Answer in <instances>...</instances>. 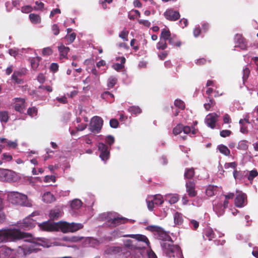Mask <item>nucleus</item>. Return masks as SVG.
I'll use <instances>...</instances> for the list:
<instances>
[{"label":"nucleus","mask_w":258,"mask_h":258,"mask_svg":"<svg viewBox=\"0 0 258 258\" xmlns=\"http://www.w3.org/2000/svg\"><path fill=\"white\" fill-rule=\"evenodd\" d=\"M167 47V44L166 41L160 39L159 42L157 44V48L158 49L164 50Z\"/></svg>","instance_id":"obj_43"},{"label":"nucleus","mask_w":258,"mask_h":258,"mask_svg":"<svg viewBox=\"0 0 258 258\" xmlns=\"http://www.w3.org/2000/svg\"><path fill=\"white\" fill-rule=\"evenodd\" d=\"M6 143L7 146L12 149L16 148L18 146L17 140H15L14 141L8 140L5 138H0V154L2 151V149L5 147V146L2 144Z\"/></svg>","instance_id":"obj_17"},{"label":"nucleus","mask_w":258,"mask_h":258,"mask_svg":"<svg viewBox=\"0 0 258 258\" xmlns=\"http://www.w3.org/2000/svg\"><path fill=\"white\" fill-rule=\"evenodd\" d=\"M215 104V101L212 99H209V101L208 103H206L204 104V107L206 110H209L210 108L213 106Z\"/></svg>","instance_id":"obj_57"},{"label":"nucleus","mask_w":258,"mask_h":258,"mask_svg":"<svg viewBox=\"0 0 258 258\" xmlns=\"http://www.w3.org/2000/svg\"><path fill=\"white\" fill-rule=\"evenodd\" d=\"M189 225L191 227H192L194 230L197 229L199 226V222L195 220H190Z\"/></svg>","instance_id":"obj_63"},{"label":"nucleus","mask_w":258,"mask_h":258,"mask_svg":"<svg viewBox=\"0 0 258 258\" xmlns=\"http://www.w3.org/2000/svg\"><path fill=\"white\" fill-rule=\"evenodd\" d=\"M13 101L15 104L14 106L15 110L23 113L26 108L25 99L21 98H15Z\"/></svg>","instance_id":"obj_15"},{"label":"nucleus","mask_w":258,"mask_h":258,"mask_svg":"<svg viewBox=\"0 0 258 258\" xmlns=\"http://www.w3.org/2000/svg\"><path fill=\"white\" fill-rule=\"evenodd\" d=\"M258 175V172L256 169H253L249 171L247 179L251 183L254 178Z\"/></svg>","instance_id":"obj_39"},{"label":"nucleus","mask_w":258,"mask_h":258,"mask_svg":"<svg viewBox=\"0 0 258 258\" xmlns=\"http://www.w3.org/2000/svg\"><path fill=\"white\" fill-rule=\"evenodd\" d=\"M53 53V50L50 47L44 48L42 50V54L43 56H49Z\"/></svg>","instance_id":"obj_47"},{"label":"nucleus","mask_w":258,"mask_h":258,"mask_svg":"<svg viewBox=\"0 0 258 258\" xmlns=\"http://www.w3.org/2000/svg\"><path fill=\"white\" fill-rule=\"evenodd\" d=\"M171 36L170 32L168 30L163 29L161 31L160 39L164 41L168 40Z\"/></svg>","instance_id":"obj_33"},{"label":"nucleus","mask_w":258,"mask_h":258,"mask_svg":"<svg viewBox=\"0 0 258 258\" xmlns=\"http://www.w3.org/2000/svg\"><path fill=\"white\" fill-rule=\"evenodd\" d=\"M60 222L55 223L50 221L38 223L39 228L45 231L52 232L60 229Z\"/></svg>","instance_id":"obj_9"},{"label":"nucleus","mask_w":258,"mask_h":258,"mask_svg":"<svg viewBox=\"0 0 258 258\" xmlns=\"http://www.w3.org/2000/svg\"><path fill=\"white\" fill-rule=\"evenodd\" d=\"M19 177L17 174L6 169L0 168V181L7 182H16Z\"/></svg>","instance_id":"obj_6"},{"label":"nucleus","mask_w":258,"mask_h":258,"mask_svg":"<svg viewBox=\"0 0 258 258\" xmlns=\"http://www.w3.org/2000/svg\"><path fill=\"white\" fill-rule=\"evenodd\" d=\"M235 47H239L242 50L246 49V43L240 34H236L234 37Z\"/></svg>","instance_id":"obj_19"},{"label":"nucleus","mask_w":258,"mask_h":258,"mask_svg":"<svg viewBox=\"0 0 258 258\" xmlns=\"http://www.w3.org/2000/svg\"><path fill=\"white\" fill-rule=\"evenodd\" d=\"M60 230L63 233L74 232L83 227V225L78 223L60 222Z\"/></svg>","instance_id":"obj_7"},{"label":"nucleus","mask_w":258,"mask_h":258,"mask_svg":"<svg viewBox=\"0 0 258 258\" xmlns=\"http://www.w3.org/2000/svg\"><path fill=\"white\" fill-rule=\"evenodd\" d=\"M55 198L50 191H46L42 195V200L45 203H51L55 201Z\"/></svg>","instance_id":"obj_26"},{"label":"nucleus","mask_w":258,"mask_h":258,"mask_svg":"<svg viewBox=\"0 0 258 258\" xmlns=\"http://www.w3.org/2000/svg\"><path fill=\"white\" fill-rule=\"evenodd\" d=\"M8 199L13 204L29 206L28 198L25 195L16 191H11L8 195Z\"/></svg>","instance_id":"obj_5"},{"label":"nucleus","mask_w":258,"mask_h":258,"mask_svg":"<svg viewBox=\"0 0 258 258\" xmlns=\"http://www.w3.org/2000/svg\"><path fill=\"white\" fill-rule=\"evenodd\" d=\"M91 73L95 76V81L96 83H98L99 82V77H100V74L99 72L97 71L95 68H93L91 70Z\"/></svg>","instance_id":"obj_52"},{"label":"nucleus","mask_w":258,"mask_h":258,"mask_svg":"<svg viewBox=\"0 0 258 258\" xmlns=\"http://www.w3.org/2000/svg\"><path fill=\"white\" fill-rule=\"evenodd\" d=\"M158 237L162 240L161 245L163 251L168 258H183L180 247L173 244V241L168 235L161 232Z\"/></svg>","instance_id":"obj_3"},{"label":"nucleus","mask_w":258,"mask_h":258,"mask_svg":"<svg viewBox=\"0 0 258 258\" xmlns=\"http://www.w3.org/2000/svg\"><path fill=\"white\" fill-rule=\"evenodd\" d=\"M150 197L156 205H161L163 203V197L160 195H156L155 196H151Z\"/></svg>","instance_id":"obj_32"},{"label":"nucleus","mask_w":258,"mask_h":258,"mask_svg":"<svg viewBox=\"0 0 258 258\" xmlns=\"http://www.w3.org/2000/svg\"><path fill=\"white\" fill-rule=\"evenodd\" d=\"M219 116V115L215 113H209L205 118V123L208 126L214 128Z\"/></svg>","instance_id":"obj_13"},{"label":"nucleus","mask_w":258,"mask_h":258,"mask_svg":"<svg viewBox=\"0 0 258 258\" xmlns=\"http://www.w3.org/2000/svg\"><path fill=\"white\" fill-rule=\"evenodd\" d=\"M39 60L37 57H33L31 59L30 63L32 68L35 70L39 66Z\"/></svg>","instance_id":"obj_44"},{"label":"nucleus","mask_w":258,"mask_h":258,"mask_svg":"<svg viewBox=\"0 0 258 258\" xmlns=\"http://www.w3.org/2000/svg\"><path fill=\"white\" fill-rule=\"evenodd\" d=\"M231 134V132L230 130H222L220 133V135L223 138L229 137Z\"/></svg>","instance_id":"obj_61"},{"label":"nucleus","mask_w":258,"mask_h":258,"mask_svg":"<svg viewBox=\"0 0 258 258\" xmlns=\"http://www.w3.org/2000/svg\"><path fill=\"white\" fill-rule=\"evenodd\" d=\"M168 41L169 43L172 45L177 47H180L181 45V42L177 39L175 35L171 36Z\"/></svg>","instance_id":"obj_34"},{"label":"nucleus","mask_w":258,"mask_h":258,"mask_svg":"<svg viewBox=\"0 0 258 258\" xmlns=\"http://www.w3.org/2000/svg\"><path fill=\"white\" fill-rule=\"evenodd\" d=\"M117 82V78L114 76L110 77L107 80V87L109 89L113 88Z\"/></svg>","instance_id":"obj_37"},{"label":"nucleus","mask_w":258,"mask_h":258,"mask_svg":"<svg viewBox=\"0 0 258 258\" xmlns=\"http://www.w3.org/2000/svg\"><path fill=\"white\" fill-rule=\"evenodd\" d=\"M9 117L7 111H0V121L1 122H7L8 121Z\"/></svg>","instance_id":"obj_40"},{"label":"nucleus","mask_w":258,"mask_h":258,"mask_svg":"<svg viewBox=\"0 0 258 258\" xmlns=\"http://www.w3.org/2000/svg\"><path fill=\"white\" fill-rule=\"evenodd\" d=\"M174 105L179 109H183L185 108L184 103L180 99H176L174 102Z\"/></svg>","instance_id":"obj_46"},{"label":"nucleus","mask_w":258,"mask_h":258,"mask_svg":"<svg viewBox=\"0 0 258 258\" xmlns=\"http://www.w3.org/2000/svg\"><path fill=\"white\" fill-rule=\"evenodd\" d=\"M233 174L234 179L236 181L240 180L242 178L243 175L242 173L240 172L237 171L236 170H234L233 171Z\"/></svg>","instance_id":"obj_53"},{"label":"nucleus","mask_w":258,"mask_h":258,"mask_svg":"<svg viewBox=\"0 0 258 258\" xmlns=\"http://www.w3.org/2000/svg\"><path fill=\"white\" fill-rule=\"evenodd\" d=\"M37 109L36 108L33 107L29 108L27 110L28 114L31 117H34L36 115Z\"/></svg>","instance_id":"obj_58"},{"label":"nucleus","mask_w":258,"mask_h":258,"mask_svg":"<svg viewBox=\"0 0 258 258\" xmlns=\"http://www.w3.org/2000/svg\"><path fill=\"white\" fill-rule=\"evenodd\" d=\"M249 146V143L246 140H241L240 141L237 146V148L238 150H242V151H246Z\"/></svg>","instance_id":"obj_29"},{"label":"nucleus","mask_w":258,"mask_h":258,"mask_svg":"<svg viewBox=\"0 0 258 258\" xmlns=\"http://www.w3.org/2000/svg\"><path fill=\"white\" fill-rule=\"evenodd\" d=\"M82 205L83 203L78 199H74L71 201V208L74 214H78L77 211L82 206Z\"/></svg>","instance_id":"obj_25"},{"label":"nucleus","mask_w":258,"mask_h":258,"mask_svg":"<svg viewBox=\"0 0 258 258\" xmlns=\"http://www.w3.org/2000/svg\"><path fill=\"white\" fill-rule=\"evenodd\" d=\"M23 239L25 244L19 247L23 250L24 254L27 255L35 251L37 245L48 247L50 242L44 238L34 237L32 234L21 231L16 228H7L0 230V243L8 241H16Z\"/></svg>","instance_id":"obj_1"},{"label":"nucleus","mask_w":258,"mask_h":258,"mask_svg":"<svg viewBox=\"0 0 258 258\" xmlns=\"http://www.w3.org/2000/svg\"><path fill=\"white\" fill-rule=\"evenodd\" d=\"M110 125L112 128H117L118 125V121L116 119H111L109 122Z\"/></svg>","instance_id":"obj_64"},{"label":"nucleus","mask_w":258,"mask_h":258,"mask_svg":"<svg viewBox=\"0 0 258 258\" xmlns=\"http://www.w3.org/2000/svg\"><path fill=\"white\" fill-rule=\"evenodd\" d=\"M182 131L185 134H188L191 133L193 135H195L197 133V130L195 128H192L191 130L189 126H183L182 124H179L173 128V133L175 135H177L180 134Z\"/></svg>","instance_id":"obj_12"},{"label":"nucleus","mask_w":258,"mask_h":258,"mask_svg":"<svg viewBox=\"0 0 258 258\" xmlns=\"http://www.w3.org/2000/svg\"><path fill=\"white\" fill-rule=\"evenodd\" d=\"M225 209L222 202H218L216 200L213 202V210L218 216H221L224 214Z\"/></svg>","instance_id":"obj_21"},{"label":"nucleus","mask_w":258,"mask_h":258,"mask_svg":"<svg viewBox=\"0 0 258 258\" xmlns=\"http://www.w3.org/2000/svg\"><path fill=\"white\" fill-rule=\"evenodd\" d=\"M20 76V74L19 72H15L12 76V79L16 83L21 84L22 80L19 78Z\"/></svg>","instance_id":"obj_41"},{"label":"nucleus","mask_w":258,"mask_h":258,"mask_svg":"<svg viewBox=\"0 0 258 258\" xmlns=\"http://www.w3.org/2000/svg\"><path fill=\"white\" fill-rule=\"evenodd\" d=\"M44 182L49 183L50 182H55V177L54 175H46L44 178Z\"/></svg>","instance_id":"obj_56"},{"label":"nucleus","mask_w":258,"mask_h":258,"mask_svg":"<svg viewBox=\"0 0 258 258\" xmlns=\"http://www.w3.org/2000/svg\"><path fill=\"white\" fill-rule=\"evenodd\" d=\"M51 31L54 35H57L59 33V28L57 24H54L51 26Z\"/></svg>","instance_id":"obj_59"},{"label":"nucleus","mask_w":258,"mask_h":258,"mask_svg":"<svg viewBox=\"0 0 258 258\" xmlns=\"http://www.w3.org/2000/svg\"><path fill=\"white\" fill-rule=\"evenodd\" d=\"M29 18L31 22L34 24H38L41 22L40 16L35 14H30L29 15Z\"/></svg>","instance_id":"obj_36"},{"label":"nucleus","mask_w":258,"mask_h":258,"mask_svg":"<svg viewBox=\"0 0 258 258\" xmlns=\"http://www.w3.org/2000/svg\"><path fill=\"white\" fill-rule=\"evenodd\" d=\"M219 152L225 156H229L230 154L229 149L224 145H220L218 146Z\"/></svg>","instance_id":"obj_35"},{"label":"nucleus","mask_w":258,"mask_h":258,"mask_svg":"<svg viewBox=\"0 0 258 258\" xmlns=\"http://www.w3.org/2000/svg\"><path fill=\"white\" fill-rule=\"evenodd\" d=\"M246 202V196L241 192H238L235 199V205L237 207L241 208Z\"/></svg>","instance_id":"obj_18"},{"label":"nucleus","mask_w":258,"mask_h":258,"mask_svg":"<svg viewBox=\"0 0 258 258\" xmlns=\"http://www.w3.org/2000/svg\"><path fill=\"white\" fill-rule=\"evenodd\" d=\"M86 242L88 243L90 246L93 247L99 245L102 242L100 240L93 237H88Z\"/></svg>","instance_id":"obj_31"},{"label":"nucleus","mask_w":258,"mask_h":258,"mask_svg":"<svg viewBox=\"0 0 258 258\" xmlns=\"http://www.w3.org/2000/svg\"><path fill=\"white\" fill-rule=\"evenodd\" d=\"M0 258H16L15 251L9 247H2L0 249Z\"/></svg>","instance_id":"obj_14"},{"label":"nucleus","mask_w":258,"mask_h":258,"mask_svg":"<svg viewBox=\"0 0 258 258\" xmlns=\"http://www.w3.org/2000/svg\"><path fill=\"white\" fill-rule=\"evenodd\" d=\"M102 220L105 221V224L107 226L114 227L127 221V219L118 217L116 213L109 212L103 213L100 215Z\"/></svg>","instance_id":"obj_4"},{"label":"nucleus","mask_w":258,"mask_h":258,"mask_svg":"<svg viewBox=\"0 0 258 258\" xmlns=\"http://www.w3.org/2000/svg\"><path fill=\"white\" fill-rule=\"evenodd\" d=\"M218 190V187L217 186L209 185L207 189L206 194L208 197H212L217 194Z\"/></svg>","instance_id":"obj_28"},{"label":"nucleus","mask_w":258,"mask_h":258,"mask_svg":"<svg viewBox=\"0 0 258 258\" xmlns=\"http://www.w3.org/2000/svg\"><path fill=\"white\" fill-rule=\"evenodd\" d=\"M97 147L100 152L99 157L103 161L106 162L110 157V149L103 143H99Z\"/></svg>","instance_id":"obj_10"},{"label":"nucleus","mask_w":258,"mask_h":258,"mask_svg":"<svg viewBox=\"0 0 258 258\" xmlns=\"http://www.w3.org/2000/svg\"><path fill=\"white\" fill-rule=\"evenodd\" d=\"M40 215L39 211L33 212L31 215H29L24 219L21 223H20L19 227L24 229H30L35 227L36 224V220H34L32 217Z\"/></svg>","instance_id":"obj_8"},{"label":"nucleus","mask_w":258,"mask_h":258,"mask_svg":"<svg viewBox=\"0 0 258 258\" xmlns=\"http://www.w3.org/2000/svg\"><path fill=\"white\" fill-rule=\"evenodd\" d=\"M112 236L109 238V240H112L117 237H131L138 242L143 243L142 246H139L137 244L134 243V241L131 239H125L123 240V245L128 250L133 251L137 254L139 253V251L142 252V249L146 246L150 247V242L148 238L144 235L142 234H125L121 235L117 230H114L111 233Z\"/></svg>","instance_id":"obj_2"},{"label":"nucleus","mask_w":258,"mask_h":258,"mask_svg":"<svg viewBox=\"0 0 258 258\" xmlns=\"http://www.w3.org/2000/svg\"><path fill=\"white\" fill-rule=\"evenodd\" d=\"M105 142L109 146H111L114 142V138L111 135H108L105 138Z\"/></svg>","instance_id":"obj_60"},{"label":"nucleus","mask_w":258,"mask_h":258,"mask_svg":"<svg viewBox=\"0 0 258 258\" xmlns=\"http://www.w3.org/2000/svg\"><path fill=\"white\" fill-rule=\"evenodd\" d=\"M123 250V247L122 246H111L108 248L107 251L110 254H120V251Z\"/></svg>","instance_id":"obj_30"},{"label":"nucleus","mask_w":258,"mask_h":258,"mask_svg":"<svg viewBox=\"0 0 258 258\" xmlns=\"http://www.w3.org/2000/svg\"><path fill=\"white\" fill-rule=\"evenodd\" d=\"M237 165V164L235 162L226 163L224 165V168L226 169H228L229 168H231L234 170H236V167Z\"/></svg>","instance_id":"obj_51"},{"label":"nucleus","mask_w":258,"mask_h":258,"mask_svg":"<svg viewBox=\"0 0 258 258\" xmlns=\"http://www.w3.org/2000/svg\"><path fill=\"white\" fill-rule=\"evenodd\" d=\"M186 191L189 197L192 198L196 196L197 192L195 190V183L193 181H187L185 184Z\"/></svg>","instance_id":"obj_22"},{"label":"nucleus","mask_w":258,"mask_h":258,"mask_svg":"<svg viewBox=\"0 0 258 258\" xmlns=\"http://www.w3.org/2000/svg\"><path fill=\"white\" fill-rule=\"evenodd\" d=\"M59 58L62 59L68 58V53L70 51V48L64 46L63 44L60 43L58 46Z\"/></svg>","instance_id":"obj_23"},{"label":"nucleus","mask_w":258,"mask_h":258,"mask_svg":"<svg viewBox=\"0 0 258 258\" xmlns=\"http://www.w3.org/2000/svg\"><path fill=\"white\" fill-rule=\"evenodd\" d=\"M249 74H250V70L248 68L246 67L243 69L242 79H243V84H244L245 81L248 78Z\"/></svg>","instance_id":"obj_48"},{"label":"nucleus","mask_w":258,"mask_h":258,"mask_svg":"<svg viewBox=\"0 0 258 258\" xmlns=\"http://www.w3.org/2000/svg\"><path fill=\"white\" fill-rule=\"evenodd\" d=\"M103 125V120L99 116H94L91 121L90 129L93 133L100 132Z\"/></svg>","instance_id":"obj_11"},{"label":"nucleus","mask_w":258,"mask_h":258,"mask_svg":"<svg viewBox=\"0 0 258 258\" xmlns=\"http://www.w3.org/2000/svg\"><path fill=\"white\" fill-rule=\"evenodd\" d=\"M101 97L103 99H109V98H113L114 95L108 91H105L101 94Z\"/></svg>","instance_id":"obj_55"},{"label":"nucleus","mask_w":258,"mask_h":258,"mask_svg":"<svg viewBox=\"0 0 258 258\" xmlns=\"http://www.w3.org/2000/svg\"><path fill=\"white\" fill-rule=\"evenodd\" d=\"M76 34L75 33H72L69 35H67L65 38L67 39L69 43H72L75 39Z\"/></svg>","instance_id":"obj_54"},{"label":"nucleus","mask_w":258,"mask_h":258,"mask_svg":"<svg viewBox=\"0 0 258 258\" xmlns=\"http://www.w3.org/2000/svg\"><path fill=\"white\" fill-rule=\"evenodd\" d=\"M164 15L167 20L172 21L178 20L180 17L179 12L172 9L167 10L164 13Z\"/></svg>","instance_id":"obj_16"},{"label":"nucleus","mask_w":258,"mask_h":258,"mask_svg":"<svg viewBox=\"0 0 258 258\" xmlns=\"http://www.w3.org/2000/svg\"><path fill=\"white\" fill-rule=\"evenodd\" d=\"M63 212L61 208L59 207H55L49 211V217L51 220H56L61 217Z\"/></svg>","instance_id":"obj_20"},{"label":"nucleus","mask_w":258,"mask_h":258,"mask_svg":"<svg viewBox=\"0 0 258 258\" xmlns=\"http://www.w3.org/2000/svg\"><path fill=\"white\" fill-rule=\"evenodd\" d=\"M123 247V250L120 251V254H122L125 257H128L131 256V258H140L142 254L141 251H139V253L137 254L133 251H132L130 250H127L126 248L124 246Z\"/></svg>","instance_id":"obj_24"},{"label":"nucleus","mask_w":258,"mask_h":258,"mask_svg":"<svg viewBox=\"0 0 258 258\" xmlns=\"http://www.w3.org/2000/svg\"><path fill=\"white\" fill-rule=\"evenodd\" d=\"M204 238L211 240L217 237L216 233L211 228H207L204 230Z\"/></svg>","instance_id":"obj_27"},{"label":"nucleus","mask_w":258,"mask_h":258,"mask_svg":"<svg viewBox=\"0 0 258 258\" xmlns=\"http://www.w3.org/2000/svg\"><path fill=\"white\" fill-rule=\"evenodd\" d=\"M195 175V172L193 168L186 169L184 173V177L186 178L190 179Z\"/></svg>","instance_id":"obj_42"},{"label":"nucleus","mask_w":258,"mask_h":258,"mask_svg":"<svg viewBox=\"0 0 258 258\" xmlns=\"http://www.w3.org/2000/svg\"><path fill=\"white\" fill-rule=\"evenodd\" d=\"M146 202L148 209L150 211H152L154 208V205L155 204L150 196L148 197V199L146 200Z\"/></svg>","instance_id":"obj_50"},{"label":"nucleus","mask_w":258,"mask_h":258,"mask_svg":"<svg viewBox=\"0 0 258 258\" xmlns=\"http://www.w3.org/2000/svg\"><path fill=\"white\" fill-rule=\"evenodd\" d=\"M128 31L126 29H123L119 34V37L122 39L124 41H128L127 36Z\"/></svg>","instance_id":"obj_49"},{"label":"nucleus","mask_w":258,"mask_h":258,"mask_svg":"<svg viewBox=\"0 0 258 258\" xmlns=\"http://www.w3.org/2000/svg\"><path fill=\"white\" fill-rule=\"evenodd\" d=\"M128 111L134 114H138L141 112V109L138 106H131L128 108Z\"/></svg>","instance_id":"obj_45"},{"label":"nucleus","mask_w":258,"mask_h":258,"mask_svg":"<svg viewBox=\"0 0 258 258\" xmlns=\"http://www.w3.org/2000/svg\"><path fill=\"white\" fill-rule=\"evenodd\" d=\"M2 160L5 162L10 161L12 160L13 158L12 156L11 155L7 153H4L2 155Z\"/></svg>","instance_id":"obj_62"},{"label":"nucleus","mask_w":258,"mask_h":258,"mask_svg":"<svg viewBox=\"0 0 258 258\" xmlns=\"http://www.w3.org/2000/svg\"><path fill=\"white\" fill-rule=\"evenodd\" d=\"M174 221L175 224H181L182 223L183 219L180 213L176 212L174 215Z\"/></svg>","instance_id":"obj_38"}]
</instances>
